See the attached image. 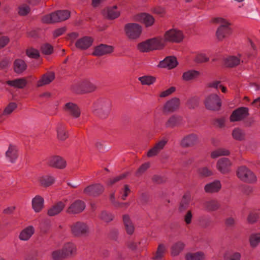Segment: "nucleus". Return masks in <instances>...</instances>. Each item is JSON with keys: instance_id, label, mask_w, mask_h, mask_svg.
Returning a JSON list of instances; mask_svg holds the SVG:
<instances>
[{"instance_id": "1", "label": "nucleus", "mask_w": 260, "mask_h": 260, "mask_svg": "<svg viewBox=\"0 0 260 260\" xmlns=\"http://www.w3.org/2000/svg\"><path fill=\"white\" fill-rule=\"evenodd\" d=\"M112 103L108 100H98L94 103L92 111L94 114L102 119L107 117L111 111Z\"/></svg>"}, {"instance_id": "2", "label": "nucleus", "mask_w": 260, "mask_h": 260, "mask_svg": "<svg viewBox=\"0 0 260 260\" xmlns=\"http://www.w3.org/2000/svg\"><path fill=\"white\" fill-rule=\"evenodd\" d=\"M96 88L94 84L87 79L74 82L70 86L71 90L77 94L91 92L94 91Z\"/></svg>"}, {"instance_id": "3", "label": "nucleus", "mask_w": 260, "mask_h": 260, "mask_svg": "<svg viewBox=\"0 0 260 260\" xmlns=\"http://www.w3.org/2000/svg\"><path fill=\"white\" fill-rule=\"evenodd\" d=\"M65 20V11L57 10L50 14L42 17L41 21L43 23L51 24Z\"/></svg>"}, {"instance_id": "4", "label": "nucleus", "mask_w": 260, "mask_h": 260, "mask_svg": "<svg viewBox=\"0 0 260 260\" xmlns=\"http://www.w3.org/2000/svg\"><path fill=\"white\" fill-rule=\"evenodd\" d=\"M238 177L242 181L248 183H253L256 180L254 174L245 166H241L237 171Z\"/></svg>"}, {"instance_id": "5", "label": "nucleus", "mask_w": 260, "mask_h": 260, "mask_svg": "<svg viewBox=\"0 0 260 260\" xmlns=\"http://www.w3.org/2000/svg\"><path fill=\"white\" fill-rule=\"evenodd\" d=\"M124 31L129 39L135 40L140 37L142 32V27L137 23H129L125 25Z\"/></svg>"}, {"instance_id": "6", "label": "nucleus", "mask_w": 260, "mask_h": 260, "mask_svg": "<svg viewBox=\"0 0 260 260\" xmlns=\"http://www.w3.org/2000/svg\"><path fill=\"white\" fill-rule=\"evenodd\" d=\"M214 22L220 24L216 31V36L218 40H222L230 34V24L225 20L222 18H216L214 19Z\"/></svg>"}, {"instance_id": "7", "label": "nucleus", "mask_w": 260, "mask_h": 260, "mask_svg": "<svg viewBox=\"0 0 260 260\" xmlns=\"http://www.w3.org/2000/svg\"><path fill=\"white\" fill-rule=\"evenodd\" d=\"M72 233L75 236H86L89 233V228L86 223L77 221L71 226Z\"/></svg>"}, {"instance_id": "8", "label": "nucleus", "mask_w": 260, "mask_h": 260, "mask_svg": "<svg viewBox=\"0 0 260 260\" xmlns=\"http://www.w3.org/2000/svg\"><path fill=\"white\" fill-rule=\"evenodd\" d=\"M183 38L182 32L176 29H171L167 30L164 36L166 43H180L182 41Z\"/></svg>"}, {"instance_id": "9", "label": "nucleus", "mask_w": 260, "mask_h": 260, "mask_svg": "<svg viewBox=\"0 0 260 260\" xmlns=\"http://www.w3.org/2000/svg\"><path fill=\"white\" fill-rule=\"evenodd\" d=\"M205 107L210 110H218L221 107L220 99L216 94H211L208 95L204 101Z\"/></svg>"}, {"instance_id": "10", "label": "nucleus", "mask_w": 260, "mask_h": 260, "mask_svg": "<svg viewBox=\"0 0 260 260\" xmlns=\"http://www.w3.org/2000/svg\"><path fill=\"white\" fill-rule=\"evenodd\" d=\"M48 166L57 169H63L65 168V161L64 158L59 155H51L46 160Z\"/></svg>"}, {"instance_id": "11", "label": "nucleus", "mask_w": 260, "mask_h": 260, "mask_svg": "<svg viewBox=\"0 0 260 260\" xmlns=\"http://www.w3.org/2000/svg\"><path fill=\"white\" fill-rule=\"evenodd\" d=\"M168 139L163 138L158 142H157L149 150L147 153V156L148 157H152L157 156L159 152L162 150L168 143Z\"/></svg>"}, {"instance_id": "12", "label": "nucleus", "mask_w": 260, "mask_h": 260, "mask_svg": "<svg viewBox=\"0 0 260 260\" xmlns=\"http://www.w3.org/2000/svg\"><path fill=\"white\" fill-rule=\"evenodd\" d=\"M199 141L198 135L191 133L185 136L181 140L180 145L183 147H191L197 145Z\"/></svg>"}, {"instance_id": "13", "label": "nucleus", "mask_w": 260, "mask_h": 260, "mask_svg": "<svg viewBox=\"0 0 260 260\" xmlns=\"http://www.w3.org/2000/svg\"><path fill=\"white\" fill-rule=\"evenodd\" d=\"M248 115V109L246 107H241L235 110L230 117L232 122L243 120Z\"/></svg>"}, {"instance_id": "14", "label": "nucleus", "mask_w": 260, "mask_h": 260, "mask_svg": "<svg viewBox=\"0 0 260 260\" xmlns=\"http://www.w3.org/2000/svg\"><path fill=\"white\" fill-rule=\"evenodd\" d=\"M104 191V187L100 184H95L87 186L84 189V193L87 195L96 197Z\"/></svg>"}, {"instance_id": "15", "label": "nucleus", "mask_w": 260, "mask_h": 260, "mask_svg": "<svg viewBox=\"0 0 260 260\" xmlns=\"http://www.w3.org/2000/svg\"><path fill=\"white\" fill-rule=\"evenodd\" d=\"M180 106V100L177 98H173L168 101L164 105V112H173L177 110Z\"/></svg>"}, {"instance_id": "16", "label": "nucleus", "mask_w": 260, "mask_h": 260, "mask_svg": "<svg viewBox=\"0 0 260 260\" xmlns=\"http://www.w3.org/2000/svg\"><path fill=\"white\" fill-rule=\"evenodd\" d=\"M113 51V47L112 46L100 44L95 47L92 54L96 56H101L111 53Z\"/></svg>"}, {"instance_id": "17", "label": "nucleus", "mask_w": 260, "mask_h": 260, "mask_svg": "<svg viewBox=\"0 0 260 260\" xmlns=\"http://www.w3.org/2000/svg\"><path fill=\"white\" fill-rule=\"evenodd\" d=\"M55 79V74L53 72H48L43 74L40 80L37 81V86L42 87L50 84Z\"/></svg>"}, {"instance_id": "18", "label": "nucleus", "mask_w": 260, "mask_h": 260, "mask_svg": "<svg viewBox=\"0 0 260 260\" xmlns=\"http://www.w3.org/2000/svg\"><path fill=\"white\" fill-rule=\"evenodd\" d=\"M85 208L84 202L80 200H77L68 208L67 212L72 214H78L82 212Z\"/></svg>"}, {"instance_id": "19", "label": "nucleus", "mask_w": 260, "mask_h": 260, "mask_svg": "<svg viewBox=\"0 0 260 260\" xmlns=\"http://www.w3.org/2000/svg\"><path fill=\"white\" fill-rule=\"evenodd\" d=\"M6 84L15 88L23 89L27 85V81L25 78H21L8 80L6 82Z\"/></svg>"}, {"instance_id": "20", "label": "nucleus", "mask_w": 260, "mask_h": 260, "mask_svg": "<svg viewBox=\"0 0 260 260\" xmlns=\"http://www.w3.org/2000/svg\"><path fill=\"white\" fill-rule=\"evenodd\" d=\"M231 162L228 158H222L218 160L217 164L218 170L222 173L225 174L229 172Z\"/></svg>"}, {"instance_id": "21", "label": "nucleus", "mask_w": 260, "mask_h": 260, "mask_svg": "<svg viewBox=\"0 0 260 260\" xmlns=\"http://www.w3.org/2000/svg\"><path fill=\"white\" fill-rule=\"evenodd\" d=\"M182 117L178 115L170 116L165 123L167 128H173L180 125L182 121Z\"/></svg>"}, {"instance_id": "22", "label": "nucleus", "mask_w": 260, "mask_h": 260, "mask_svg": "<svg viewBox=\"0 0 260 260\" xmlns=\"http://www.w3.org/2000/svg\"><path fill=\"white\" fill-rule=\"evenodd\" d=\"M93 39L89 37H83L77 41L75 45L77 48L85 50L90 47L92 44Z\"/></svg>"}, {"instance_id": "23", "label": "nucleus", "mask_w": 260, "mask_h": 260, "mask_svg": "<svg viewBox=\"0 0 260 260\" xmlns=\"http://www.w3.org/2000/svg\"><path fill=\"white\" fill-rule=\"evenodd\" d=\"M221 188V184L219 180H215L207 184L204 187L205 191L208 193L218 192Z\"/></svg>"}, {"instance_id": "24", "label": "nucleus", "mask_w": 260, "mask_h": 260, "mask_svg": "<svg viewBox=\"0 0 260 260\" xmlns=\"http://www.w3.org/2000/svg\"><path fill=\"white\" fill-rule=\"evenodd\" d=\"M151 50L162 49L166 45V42L164 38L157 37L149 39Z\"/></svg>"}, {"instance_id": "25", "label": "nucleus", "mask_w": 260, "mask_h": 260, "mask_svg": "<svg viewBox=\"0 0 260 260\" xmlns=\"http://www.w3.org/2000/svg\"><path fill=\"white\" fill-rule=\"evenodd\" d=\"M64 207V203L59 201L53 205L47 210V215L49 216H54L60 213Z\"/></svg>"}, {"instance_id": "26", "label": "nucleus", "mask_w": 260, "mask_h": 260, "mask_svg": "<svg viewBox=\"0 0 260 260\" xmlns=\"http://www.w3.org/2000/svg\"><path fill=\"white\" fill-rule=\"evenodd\" d=\"M44 203L43 198L41 196L37 195L32 200V207L36 212H40L44 208Z\"/></svg>"}, {"instance_id": "27", "label": "nucleus", "mask_w": 260, "mask_h": 260, "mask_svg": "<svg viewBox=\"0 0 260 260\" xmlns=\"http://www.w3.org/2000/svg\"><path fill=\"white\" fill-rule=\"evenodd\" d=\"M204 207L207 211H215L219 209L220 204L217 200L210 199L204 202Z\"/></svg>"}, {"instance_id": "28", "label": "nucleus", "mask_w": 260, "mask_h": 260, "mask_svg": "<svg viewBox=\"0 0 260 260\" xmlns=\"http://www.w3.org/2000/svg\"><path fill=\"white\" fill-rule=\"evenodd\" d=\"M177 64L176 58L174 57L169 56L167 57L162 61H161L158 66L160 68H168L169 69H173L175 68Z\"/></svg>"}, {"instance_id": "29", "label": "nucleus", "mask_w": 260, "mask_h": 260, "mask_svg": "<svg viewBox=\"0 0 260 260\" xmlns=\"http://www.w3.org/2000/svg\"><path fill=\"white\" fill-rule=\"evenodd\" d=\"M66 112L74 118L80 115V110L78 106L72 103H66Z\"/></svg>"}, {"instance_id": "30", "label": "nucleus", "mask_w": 260, "mask_h": 260, "mask_svg": "<svg viewBox=\"0 0 260 260\" xmlns=\"http://www.w3.org/2000/svg\"><path fill=\"white\" fill-rule=\"evenodd\" d=\"M200 72L194 70H189L182 74V79L185 81H189L197 79L200 75Z\"/></svg>"}, {"instance_id": "31", "label": "nucleus", "mask_w": 260, "mask_h": 260, "mask_svg": "<svg viewBox=\"0 0 260 260\" xmlns=\"http://www.w3.org/2000/svg\"><path fill=\"white\" fill-rule=\"evenodd\" d=\"M27 67L24 60L21 59H16L14 61V71L17 74H21L24 72L26 70Z\"/></svg>"}, {"instance_id": "32", "label": "nucleus", "mask_w": 260, "mask_h": 260, "mask_svg": "<svg viewBox=\"0 0 260 260\" xmlns=\"http://www.w3.org/2000/svg\"><path fill=\"white\" fill-rule=\"evenodd\" d=\"M35 229L32 225H29L23 229L19 235V238L21 240H28L34 234Z\"/></svg>"}, {"instance_id": "33", "label": "nucleus", "mask_w": 260, "mask_h": 260, "mask_svg": "<svg viewBox=\"0 0 260 260\" xmlns=\"http://www.w3.org/2000/svg\"><path fill=\"white\" fill-rule=\"evenodd\" d=\"M39 182L41 186L48 187L51 186L55 182V178L50 175H44L39 178Z\"/></svg>"}, {"instance_id": "34", "label": "nucleus", "mask_w": 260, "mask_h": 260, "mask_svg": "<svg viewBox=\"0 0 260 260\" xmlns=\"http://www.w3.org/2000/svg\"><path fill=\"white\" fill-rule=\"evenodd\" d=\"M123 221L126 233L129 235H132L135 230V227L130 220L129 217L127 215H124L123 216Z\"/></svg>"}, {"instance_id": "35", "label": "nucleus", "mask_w": 260, "mask_h": 260, "mask_svg": "<svg viewBox=\"0 0 260 260\" xmlns=\"http://www.w3.org/2000/svg\"><path fill=\"white\" fill-rule=\"evenodd\" d=\"M137 19L145 23L146 26H151L154 22V18L151 15L146 13L141 14L138 16Z\"/></svg>"}, {"instance_id": "36", "label": "nucleus", "mask_w": 260, "mask_h": 260, "mask_svg": "<svg viewBox=\"0 0 260 260\" xmlns=\"http://www.w3.org/2000/svg\"><path fill=\"white\" fill-rule=\"evenodd\" d=\"M192 59L194 62L198 63H201L207 62L209 58L203 52H196L192 56Z\"/></svg>"}, {"instance_id": "37", "label": "nucleus", "mask_w": 260, "mask_h": 260, "mask_svg": "<svg viewBox=\"0 0 260 260\" xmlns=\"http://www.w3.org/2000/svg\"><path fill=\"white\" fill-rule=\"evenodd\" d=\"M6 155L10 159L11 162H14V161L18 157V153L16 147L15 146L10 144L9 145L8 150L6 153Z\"/></svg>"}, {"instance_id": "38", "label": "nucleus", "mask_w": 260, "mask_h": 260, "mask_svg": "<svg viewBox=\"0 0 260 260\" xmlns=\"http://www.w3.org/2000/svg\"><path fill=\"white\" fill-rule=\"evenodd\" d=\"M205 255L203 252L198 251L194 253L189 252L186 254V260H204Z\"/></svg>"}, {"instance_id": "39", "label": "nucleus", "mask_w": 260, "mask_h": 260, "mask_svg": "<svg viewBox=\"0 0 260 260\" xmlns=\"http://www.w3.org/2000/svg\"><path fill=\"white\" fill-rule=\"evenodd\" d=\"M184 244L181 241L174 243L171 248V253L173 256L178 255L184 247Z\"/></svg>"}, {"instance_id": "40", "label": "nucleus", "mask_w": 260, "mask_h": 260, "mask_svg": "<svg viewBox=\"0 0 260 260\" xmlns=\"http://www.w3.org/2000/svg\"><path fill=\"white\" fill-rule=\"evenodd\" d=\"M107 17L110 19H114L120 15V12L117 10V6H114L107 9Z\"/></svg>"}, {"instance_id": "41", "label": "nucleus", "mask_w": 260, "mask_h": 260, "mask_svg": "<svg viewBox=\"0 0 260 260\" xmlns=\"http://www.w3.org/2000/svg\"><path fill=\"white\" fill-rule=\"evenodd\" d=\"M240 59L236 56H229L225 59V65L228 67H234L240 63Z\"/></svg>"}, {"instance_id": "42", "label": "nucleus", "mask_w": 260, "mask_h": 260, "mask_svg": "<svg viewBox=\"0 0 260 260\" xmlns=\"http://www.w3.org/2000/svg\"><path fill=\"white\" fill-rule=\"evenodd\" d=\"M166 247L164 244H159L158 246L156 252L153 256V259L161 260L162 257H164V255L166 252Z\"/></svg>"}, {"instance_id": "43", "label": "nucleus", "mask_w": 260, "mask_h": 260, "mask_svg": "<svg viewBox=\"0 0 260 260\" xmlns=\"http://www.w3.org/2000/svg\"><path fill=\"white\" fill-rule=\"evenodd\" d=\"M137 47L138 49L141 52H148L152 51L149 39L139 43Z\"/></svg>"}, {"instance_id": "44", "label": "nucleus", "mask_w": 260, "mask_h": 260, "mask_svg": "<svg viewBox=\"0 0 260 260\" xmlns=\"http://www.w3.org/2000/svg\"><path fill=\"white\" fill-rule=\"evenodd\" d=\"M249 242L252 247H256L260 243V233L251 234L249 237Z\"/></svg>"}, {"instance_id": "45", "label": "nucleus", "mask_w": 260, "mask_h": 260, "mask_svg": "<svg viewBox=\"0 0 260 260\" xmlns=\"http://www.w3.org/2000/svg\"><path fill=\"white\" fill-rule=\"evenodd\" d=\"M190 200V198L188 194H185L183 196L179 207L180 212H182L187 208Z\"/></svg>"}, {"instance_id": "46", "label": "nucleus", "mask_w": 260, "mask_h": 260, "mask_svg": "<svg viewBox=\"0 0 260 260\" xmlns=\"http://www.w3.org/2000/svg\"><path fill=\"white\" fill-rule=\"evenodd\" d=\"M230 154L229 150L224 148H219L212 151L211 153V157L212 158H216L220 156H226Z\"/></svg>"}, {"instance_id": "47", "label": "nucleus", "mask_w": 260, "mask_h": 260, "mask_svg": "<svg viewBox=\"0 0 260 260\" xmlns=\"http://www.w3.org/2000/svg\"><path fill=\"white\" fill-rule=\"evenodd\" d=\"M232 136L235 140L242 141L244 139L245 133L242 129L239 128H236L233 131Z\"/></svg>"}, {"instance_id": "48", "label": "nucleus", "mask_w": 260, "mask_h": 260, "mask_svg": "<svg viewBox=\"0 0 260 260\" xmlns=\"http://www.w3.org/2000/svg\"><path fill=\"white\" fill-rule=\"evenodd\" d=\"M65 126L63 123L58 125L57 127V138L59 141L65 139Z\"/></svg>"}, {"instance_id": "49", "label": "nucleus", "mask_w": 260, "mask_h": 260, "mask_svg": "<svg viewBox=\"0 0 260 260\" xmlns=\"http://www.w3.org/2000/svg\"><path fill=\"white\" fill-rule=\"evenodd\" d=\"M138 79L143 85H148L153 84L155 81L154 77L149 76L140 77Z\"/></svg>"}, {"instance_id": "50", "label": "nucleus", "mask_w": 260, "mask_h": 260, "mask_svg": "<svg viewBox=\"0 0 260 260\" xmlns=\"http://www.w3.org/2000/svg\"><path fill=\"white\" fill-rule=\"evenodd\" d=\"M76 246L73 243H66V257L74 255L76 253Z\"/></svg>"}, {"instance_id": "51", "label": "nucleus", "mask_w": 260, "mask_h": 260, "mask_svg": "<svg viewBox=\"0 0 260 260\" xmlns=\"http://www.w3.org/2000/svg\"><path fill=\"white\" fill-rule=\"evenodd\" d=\"M198 173L199 175L202 177H208L213 175L212 171L206 167H202L199 169Z\"/></svg>"}, {"instance_id": "52", "label": "nucleus", "mask_w": 260, "mask_h": 260, "mask_svg": "<svg viewBox=\"0 0 260 260\" xmlns=\"http://www.w3.org/2000/svg\"><path fill=\"white\" fill-rule=\"evenodd\" d=\"M150 167V163L149 162H146L143 164L136 171L135 173V175L137 177H139L141 176L143 174H144L147 169H148Z\"/></svg>"}, {"instance_id": "53", "label": "nucleus", "mask_w": 260, "mask_h": 260, "mask_svg": "<svg viewBox=\"0 0 260 260\" xmlns=\"http://www.w3.org/2000/svg\"><path fill=\"white\" fill-rule=\"evenodd\" d=\"M65 256V252L62 248L61 250L54 251L52 253V257L54 260H63Z\"/></svg>"}, {"instance_id": "54", "label": "nucleus", "mask_w": 260, "mask_h": 260, "mask_svg": "<svg viewBox=\"0 0 260 260\" xmlns=\"http://www.w3.org/2000/svg\"><path fill=\"white\" fill-rule=\"evenodd\" d=\"M26 55L32 58L38 59L40 57L39 51L35 48H30L26 50Z\"/></svg>"}, {"instance_id": "55", "label": "nucleus", "mask_w": 260, "mask_h": 260, "mask_svg": "<svg viewBox=\"0 0 260 260\" xmlns=\"http://www.w3.org/2000/svg\"><path fill=\"white\" fill-rule=\"evenodd\" d=\"M99 217L105 222H108L113 220L114 216L110 213L103 211L101 213Z\"/></svg>"}, {"instance_id": "56", "label": "nucleus", "mask_w": 260, "mask_h": 260, "mask_svg": "<svg viewBox=\"0 0 260 260\" xmlns=\"http://www.w3.org/2000/svg\"><path fill=\"white\" fill-rule=\"evenodd\" d=\"M110 200L112 204L117 207H127L128 206V203H120L118 201H116L115 200L114 193H112L110 194Z\"/></svg>"}, {"instance_id": "57", "label": "nucleus", "mask_w": 260, "mask_h": 260, "mask_svg": "<svg viewBox=\"0 0 260 260\" xmlns=\"http://www.w3.org/2000/svg\"><path fill=\"white\" fill-rule=\"evenodd\" d=\"M17 107V105L16 103L14 102H11L9 104V105L5 108L3 111V115H8L10 114L12 112L16 109Z\"/></svg>"}, {"instance_id": "58", "label": "nucleus", "mask_w": 260, "mask_h": 260, "mask_svg": "<svg viewBox=\"0 0 260 260\" xmlns=\"http://www.w3.org/2000/svg\"><path fill=\"white\" fill-rule=\"evenodd\" d=\"M130 192L131 189L129 186L126 184L124 185L123 187L119 191L121 199L123 200H125Z\"/></svg>"}, {"instance_id": "59", "label": "nucleus", "mask_w": 260, "mask_h": 260, "mask_svg": "<svg viewBox=\"0 0 260 260\" xmlns=\"http://www.w3.org/2000/svg\"><path fill=\"white\" fill-rule=\"evenodd\" d=\"M41 50L43 54L50 55L53 52V48L51 45L45 44L41 46Z\"/></svg>"}, {"instance_id": "60", "label": "nucleus", "mask_w": 260, "mask_h": 260, "mask_svg": "<svg viewBox=\"0 0 260 260\" xmlns=\"http://www.w3.org/2000/svg\"><path fill=\"white\" fill-rule=\"evenodd\" d=\"M30 11L29 7L26 5H22L19 7L18 14L20 16H26Z\"/></svg>"}, {"instance_id": "61", "label": "nucleus", "mask_w": 260, "mask_h": 260, "mask_svg": "<svg viewBox=\"0 0 260 260\" xmlns=\"http://www.w3.org/2000/svg\"><path fill=\"white\" fill-rule=\"evenodd\" d=\"M127 174L128 173H124L119 176H116L112 179H110L107 182V184L108 185H112L116 182L124 179L127 175Z\"/></svg>"}, {"instance_id": "62", "label": "nucleus", "mask_w": 260, "mask_h": 260, "mask_svg": "<svg viewBox=\"0 0 260 260\" xmlns=\"http://www.w3.org/2000/svg\"><path fill=\"white\" fill-rule=\"evenodd\" d=\"M199 104V98L197 97H192L187 102V106L190 109H194Z\"/></svg>"}, {"instance_id": "63", "label": "nucleus", "mask_w": 260, "mask_h": 260, "mask_svg": "<svg viewBox=\"0 0 260 260\" xmlns=\"http://www.w3.org/2000/svg\"><path fill=\"white\" fill-rule=\"evenodd\" d=\"M240 258L241 254L239 252H234L224 256L225 260H240Z\"/></svg>"}, {"instance_id": "64", "label": "nucleus", "mask_w": 260, "mask_h": 260, "mask_svg": "<svg viewBox=\"0 0 260 260\" xmlns=\"http://www.w3.org/2000/svg\"><path fill=\"white\" fill-rule=\"evenodd\" d=\"M175 90H176V88L175 87H173V86L171 87L169 89L162 91L160 93L159 96L161 98L167 97V96L171 95V94H172L173 92H174L175 91Z\"/></svg>"}]
</instances>
